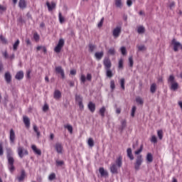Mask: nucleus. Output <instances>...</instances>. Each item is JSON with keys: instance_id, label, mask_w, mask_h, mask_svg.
Wrapping results in <instances>:
<instances>
[{"instance_id": "5fc2aeb1", "label": "nucleus", "mask_w": 182, "mask_h": 182, "mask_svg": "<svg viewBox=\"0 0 182 182\" xmlns=\"http://www.w3.org/2000/svg\"><path fill=\"white\" fill-rule=\"evenodd\" d=\"M80 80H81L82 83H85L86 82V76H85V75H81Z\"/></svg>"}, {"instance_id": "338daca9", "label": "nucleus", "mask_w": 182, "mask_h": 182, "mask_svg": "<svg viewBox=\"0 0 182 182\" xmlns=\"http://www.w3.org/2000/svg\"><path fill=\"white\" fill-rule=\"evenodd\" d=\"M70 75H76V70H71Z\"/></svg>"}, {"instance_id": "2f4dec72", "label": "nucleus", "mask_w": 182, "mask_h": 182, "mask_svg": "<svg viewBox=\"0 0 182 182\" xmlns=\"http://www.w3.org/2000/svg\"><path fill=\"white\" fill-rule=\"evenodd\" d=\"M88 48H89V52H90L92 53V52L95 51V49H96V46H95L92 43H90L88 45Z\"/></svg>"}, {"instance_id": "0eeeda50", "label": "nucleus", "mask_w": 182, "mask_h": 182, "mask_svg": "<svg viewBox=\"0 0 182 182\" xmlns=\"http://www.w3.org/2000/svg\"><path fill=\"white\" fill-rule=\"evenodd\" d=\"M120 33H122V27L121 26H117L112 31V35H113L114 38H119V36H120Z\"/></svg>"}, {"instance_id": "c85d7f7f", "label": "nucleus", "mask_w": 182, "mask_h": 182, "mask_svg": "<svg viewBox=\"0 0 182 182\" xmlns=\"http://www.w3.org/2000/svg\"><path fill=\"white\" fill-rule=\"evenodd\" d=\"M156 89H157V85H156V83L151 84L150 87L151 93H155Z\"/></svg>"}, {"instance_id": "412c9836", "label": "nucleus", "mask_w": 182, "mask_h": 182, "mask_svg": "<svg viewBox=\"0 0 182 182\" xmlns=\"http://www.w3.org/2000/svg\"><path fill=\"white\" fill-rule=\"evenodd\" d=\"M62 97V92L59 90H55L54 92V99L59 100Z\"/></svg>"}, {"instance_id": "ea45409f", "label": "nucleus", "mask_w": 182, "mask_h": 182, "mask_svg": "<svg viewBox=\"0 0 182 182\" xmlns=\"http://www.w3.org/2000/svg\"><path fill=\"white\" fill-rule=\"evenodd\" d=\"M120 85H121V88L122 89V90H124L125 87H124V83H125V80L124 78H122L119 81Z\"/></svg>"}, {"instance_id": "1a4fd4ad", "label": "nucleus", "mask_w": 182, "mask_h": 182, "mask_svg": "<svg viewBox=\"0 0 182 182\" xmlns=\"http://www.w3.org/2000/svg\"><path fill=\"white\" fill-rule=\"evenodd\" d=\"M55 149L58 154H62V153H63V146L62 144L59 142L56 143L55 145Z\"/></svg>"}, {"instance_id": "9b49d317", "label": "nucleus", "mask_w": 182, "mask_h": 182, "mask_svg": "<svg viewBox=\"0 0 182 182\" xmlns=\"http://www.w3.org/2000/svg\"><path fill=\"white\" fill-rule=\"evenodd\" d=\"M55 72L56 73L60 75L62 79L65 77V70H63V68H62L60 66L55 68Z\"/></svg>"}, {"instance_id": "0e129e2a", "label": "nucleus", "mask_w": 182, "mask_h": 182, "mask_svg": "<svg viewBox=\"0 0 182 182\" xmlns=\"http://www.w3.org/2000/svg\"><path fill=\"white\" fill-rule=\"evenodd\" d=\"M4 11H6V7L0 5V12H4Z\"/></svg>"}, {"instance_id": "49530a36", "label": "nucleus", "mask_w": 182, "mask_h": 182, "mask_svg": "<svg viewBox=\"0 0 182 182\" xmlns=\"http://www.w3.org/2000/svg\"><path fill=\"white\" fill-rule=\"evenodd\" d=\"M55 164L58 167L59 166H63V164H65V162L63 161H59V160H57L55 161Z\"/></svg>"}, {"instance_id": "72a5a7b5", "label": "nucleus", "mask_w": 182, "mask_h": 182, "mask_svg": "<svg viewBox=\"0 0 182 182\" xmlns=\"http://www.w3.org/2000/svg\"><path fill=\"white\" fill-rule=\"evenodd\" d=\"M106 112V107H102L100 109V114L102 117H105V113Z\"/></svg>"}, {"instance_id": "de8ad7c7", "label": "nucleus", "mask_w": 182, "mask_h": 182, "mask_svg": "<svg viewBox=\"0 0 182 182\" xmlns=\"http://www.w3.org/2000/svg\"><path fill=\"white\" fill-rule=\"evenodd\" d=\"M143 151V145L140 146V148L139 149H137L136 151H135V154L138 155L140 154V153H141Z\"/></svg>"}, {"instance_id": "603ef678", "label": "nucleus", "mask_w": 182, "mask_h": 182, "mask_svg": "<svg viewBox=\"0 0 182 182\" xmlns=\"http://www.w3.org/2000/svg\"><path fill=\"white\" fill-rule=\"evenodd\" d=\"M129 66L130 68H133L134 61H133V56H130L129 58Z\"/></svg>"}, {"instance_id": "cd10ccee", "label": "nucleus", "mask_w": 182, "mask_h": 182, "mask_svg": "<svg viewBox=\"0 0 182 182\" xmlns=\"http://www.w3.org/2000/svg\"><path fill=\"white\" fill-rule=\"evenodd\" d=\"M65 129H67V130L72 134L73 133V127L70 124H67L64 126Z\"/></svg>"}, {"instance_id": "4d7b16f0", "label": "nucleus", "mask_w": 182, "mask_h": 182, "mask_svg": "<svg viewBox=\"0 0 182 182\" xmlns=\"http://www.w3.org/2000/svg\"><path fill=\"white\" fill-rule=\"evenodd\" d=\"M108 53L109 55H114V53H116V51L114 50V48H110L108 50Z\"/></svg>"}, {"instance_id": "37998d69", "label": "nucleus", "mask_w": 182, "mask_h": 182, "mask_svg": "<svg viewBox=\"0 0 182 182\" xmlns=\"http://www.w3.org/2000/svg\"><path fill=\"white\" fill-rule=\"evenodd\" d=\"M0 41L4 45H6V43H8V41H6V38H5V37H4V36L2 35L0 36Z\"/></svg>"}, {"instance_id": "dca6fc26", "label": "nucleus", "mask_w": 182, "mask_h": 182, "mask_svg": "<svg viewBox=\"0 0 182 182\" xmlns=\"http://www.w3.org/2000/svg\"><path fill=\"white\" fill-rule=\"evenodd\" d=\"M46 6H48V11H53V9H55V8H56V3L55 2H51L49 3V1L46 2Z\"/></svg>"}, {"instance_id": "39448f33", "label": "nucleus", "mask_w": 182, "mask_h": 182, "mask_svg": "<svg viewBox=\"0 0 182 182\" xmlns=\"http://www.w3.org/2000/svg\"><path fill=\"white\" fill-rule=\"evenodd\" d=\"M75 102H77L80 110H83L85 106L83 105V97L80 95H75Z\"/></svg>"}, {"instance_id": "680f3d73", "label": "nucleus", "mask_w": 182, "mask_h": 182, "mask_svg": "<svg viewBox=\"0 0 182 182\" xmlns=\"http://www.w3.org/2000/svg\"><path fill=\"white\" fill-rule=\"evenodd\" d=\"M121 53H122V55H126V47L121 48Z\"/></svg>"}, {"instance_id": "f8f14e48", "label": "nucleus", "mask_w": 182, "mask_h": 182, "mask_svg": "<svg viewBox=\"0 0 182 182\" xmlns=\"http://www.w3.org/2000/svg\"><path fill=\"white\" fill-rule=\"evenodd\" d=\"M25 177H26V172H25V170L22 169L21 175L17 176V180L18 181H23V180H25Z\"/></svg>"}, {"instance_id": "f257e3e1", "label": "nucleus", "mask_w": 182, "mask_h": 182, "mask_svg": "<svg viewBox=\"0 0 182 182\" xmlns=\"http://www.w3.org/2000/svg\"><path fill=\"white\" fill-rule=\"evenodd\" d=\"M168 83L171 84V90H177L178 89V83L176 82V78L174 75H171L168 79Z\"/></svg>"}, {"instance_id": "864d4df0", "label": "nucleus", "mask_w": 182, "mask_h": 182, "mask_svg": "<svg viewBox=\"0 0 182 182\" xmlns=\"http://www.w3.org/2000/svg\"><path fill=\"white\" fill-rule=\"evenodd\" d=\"M151 143H154V144L157 143V137H156L155 135H153V136H151Z\"/></svg>"}, {"instance_id": "3c124183", "label": "nucleus", "mask_w": 182, "mask_h": 182, "mask_svg": "<svg viewBox=\"0 0 182 182\" xmlns=\"http://www.w3.org/2000/svg\"><path fill=\"white\" fill-rule=\"evenodd\" d=\"M118 68L119 69H123V58L119 59Z\"/></svg>"}, {"instance_id": "c9c22d12", "label": "nucleus", "mask_w": 182, "mask_h": 182, "mask_svg": "<svg viewBox=\"0 0 182 182\" xmlns=\"http://www.w3.org/2000/svg\"><path fill=\"white\" fill-rule=\"evenodd\" d=\"M136 102L138 103V105H143L144 103L143 98L140 97H136Z\"/></svg>"}, {"instance_id": "79ce46f5", "label": "nucleus", "mask_w": 182, "mask_h": 182, "mask_svg": "<svg viewBox=\"0 0 182 182\" xmlns=\"http://www.w3.org/2000/svg\"><path fill=\"white\" fill-rule=\"evenodd\" d=\"M115 6L117 8H121L122 6V0H115Z\"/></svg>"}, {"instance_id": "bf43d9fd", "label": "nucleus", "mask_w": 182, "mask_h": 182, "mask_svg": "<svg viewBox=\"0 0 182 182\" xmlns=\"http://www.w3.org/2000/svg\"><path fill=\"white\" fill-rule=\"evenodd\" d=\"M0 156H4V147L2 143H0Z\"/></svg>"}, {"instance_id": "6e6552de", "label": "nucleus", "mask_w": 182, "mask_h": 182, "mask_svg": "<svg viewBox=\"0 0 182 182\" xmlns=\"http://www.w3.org/2000/svg\"><path fill=\"white\" fill-rule=\"evenodd\" d=\"M172 45H173L174 52H178L179 48L182 49L181 43H180L179 42H177L174 38L172 40Z\"/></svg>"}, {"instance_id": "774afa93", "label": "nucleus", "mask_w": 182, "mask_h": 182, "mask_svg": "<svg viewBox=\"0 0 182 182\" xmlns=\"http://www.w3.org/2000/svg\"><path fill=\"white\" fill-rule=\"evenodd\" d=\"M3 55L6 59H8L9 56H8V53L6 51L4 53Z\"/></svg>"}, {"instance_id": "4468645a", "label": "nucleus", "mask_w": 182, "mask_h": 182, "mask_svg": "<svg viewBox=\"0 0 182 182\" xmlns=\"http://www.w3.org/2000/svg\"><path fill=\"white\" fill-rule=\"evenodd\" d=\"M87 107L91 113H95V110H96V105L92 102H90L88 103Z\"/></svg>"}, {"instance_id": "a18cd8bd", "label": "nucleus", "mask_w": 182, "mask_h": 182, "mask_svg": "<svg viewBox=\"0 0 182 182\" xmlns=\"http://www.w3.org/2000/svg\"><path fill=\"white\" fill-rule=\"evenodd\" d=\"M127 124V122H126V120H122V121L121 130H124V129L126 128Z\"/></svg>"}, {"instance_id": "f03ea898", "label": "nucleus", "mask_w": 182, "mask_h": 182, "mask_svg": "<svg viewBox=\"0 0 182 182\" xmlns=\"http://www.w3.org/2000/svg\"><path fill=\"white\" fill-rule=\"evenodd\" d=\"M17 153L20 159H23V156H28V154H29V151H28V149H25L23 146H18Z\"/></svg>"}, {"instance_id": "69168bd1", "label": "nucleus", "mask_w": 182, "mask_h": 182, "mask_svg": "<svg viewBox=\"0 0 182 182\" xmlns=\"http://www.w3.org/2000/svg\"><path fill=\"white\" fill-rule=\"evenodd\" d=\"M127 6H131L132 5H133V1H132V0H127Z\"/></svg>"}, {"instance_id": "6e6d98bb", "label": "nucleus", "mask_w": 182, "mask_h": 182, "mask_svg": "<svg viewBox=\"0 0 182 182\" xmlns=\"http://www.w3.org/2000/svg\"><path fill=\"white\" fill-rule=\"evenodd\" d=\"M9 168L11 171V173H14L15 171V166L13 165H9Z\"/></svg>"}, {"instance_id": "8fccbe9b", "label": "nucleus", "mask_w": 182, "mask_h": 182, "mask_svg": "<svg viewBox=\"0 0 182 182\" xmlns=\"http://www.w3.org/2000/svg\"><path fill=\"white\" fill-rule=\"evenodd\" d=\"M103 22H105V18L102 17L100 20V21L98 23L97 26L98 28H102L103 26Z\"/></svg>"}, {"instance_id": "052dcab7", "label": "nucleus", "mask_w": 182, "mask_h": 182, "mask_svg": "<svg viewBox=\"0 0 182 182\" xmlns=\"http://www.w3.org/2000/svg\"><path fill=\"white\" fill-rule=\"evenodd\" d=\"M87 80H89V82L92 81V74L90 73L87 74Z\"/></svg>"}, {"instance_id": "c756f323", "label": "nucleus", "mask_w": 182, "mask_h": 182, "mask_svg": "<svg viewBox=\"0 0 182 182\" xmlns=\"http://www.w3.org/2000/svg\"><path fill=\"white\" fill-rule=\"evenodd\" d=\"M19 43H21V41H19V39L16 40V41L13 45L14 50H18V46H19Z\"/></svg>"}, {"instance_id": "6ab92c4d", "label": "nucleus", "mask_w": 182, "mask_h": 182, "mask_svg": "<svg viewBox=\"0 0 182 182\" xmlns=\"http://www.w3.org/2000/svg\"><path fill=\"white\" fill-rule=\"evenodd\" d=\"M104 55H105V53L103 51L96 52L95 53V58L97 59V60H101Z\"/></svg>"}, {"instance_id": "13d9d810", "label": "nucleus", "mask_w": 182, "mask_h": 182, "mask_svg": "<svg viewBox=\"0 0 182 182\" xmlns=\"http://www.w3.org/2000/svg\"><path fill=\"white\" fill-rule=\"evenodd\" d=\"M48 110H49V106L47 104H45L43 107V111L48 112Z\"/></svg>"}, {"instance_id": "5701e85b", "label": "nucleus", "mask_w": 182, "mask_h": 182, "mask_svg": "<svg viewBox=\"0 0 182 182\" xmlns=\"http://www.w3.org/2000/svg\"><path fill=\"white\" fill-rule=\"evenodd\" d=\"M100 174H101V177H106V176H109L107 171L105 170V168L100 167L99 168Z\"/></svg>"}, {"instance_id": "9d476101", "label": "nucleus", "mask_w": 182, "mask_h": 182, "mask_svg": "<svg viewBox=\"0 0 182 182\" xmlns=\"http://www.w3.org/2000/svg\"><path fill=\"white\" fill-rule=\"evenodd\" d=\"M104 66L105 69H110L112 68V61H110V59L105 58L103 61Z\"/></svg>"}, {"instance_id": "c03bdc74", "label": "nucleus", "mask_w": 182, "mask_h": 182, "mask_svg": "<svg viewBox=\"0 0 182 182\" xmlns=\"http://www.w3.org/2000/svg\"><path fill=\"white\" fill-rule=\"evenodd\" d=\"M33 39L34 41H36V42H39L40 36L39 34H38V33H34Z\"/></svg>"}, {"instance_id": "7c9ffc66", "label": "nucleus", "mask_w": 182, "mask_h": 182, "mask_svg": "<svg viewBox=\"0 0 182 182\" xmlns=\"http://www.w3.org/2000/svg\"><path fill=\"white\" fill-rule=\"evenodd\" d=\"M106 75L107 77H113V73L110 68L106 70Z\"/></svg>"}, {"instance_id": "7ed1b4c3", "label": "nucleus", "mask_w": 182, "mask_h": 182, "mask_svg": "<svg viewBox=\"0 0 182 182\" xmlns=\"http://www.w3.org/2000/svg\"><path fill=\"white\" fill-rule=\"evenodd\" d=\"M143 164V156L138 155L134 163V168L136 171L140 170V166Z\"/></svg>"}, {"instance_id": "20e7f679", "label": "nucleus", "mask_w": 182, "mask_h": 182, "mask_svg": "<svg viewBox=\"0 0 182 182\" xmlns=\"http://www.w3.org/2000/svg\"><path fill=\"white\" fill-rule=\"evenodd\" d=\"M65 46V40L63 38H60L58 41V45L55 47L54 51L56 53H60V50H62V48Z\"/></svg>"}, {"instance_id": "a878e982", "label": "nucleus", "mask_w": 182, "mask_h": 182, "mask_svg": "<svg viewBox=\"0 0 182 182\" xmlns=\"http://www.w3.org/2000/svg\"><path fill=\"white\" fill-rule=\"evenodd\" d=\"M127 156L130 160H134V156H133V154L132 152V148H128L127 150Z\"/></svg>"}, {"instance_id": "423d86ee", "label": "nucleus", "mask_w": 182, "mask_h": 182, "mask_svg": "<svg viewBox=\"0 0 182 182\" xmlns=\"http://www.w3.org/2000/svg\"><path fill=\"white\" fill-rule=\"evenodd\" d=\"M7 159L9 166L14 165V163H15V159L12 157V150L11 149L7 150Z\"/></svg>"}, {"instance_id": "2eb2a0df", "label": "nucleus", "mask_w": 182, "mask_h": 182, "mask_svg": "<svg viewBox=\"0 0 182 182\" xmlns=\"http://www.w3.org/2000/svg\"><path fill=\"white\" fill-rule=\"evenodd\" d=\"M4 79L6 83H10L12 82V75H11V73L6 72L4 75Z\"/></svg>"}, {"instance_id": "4be33fe9", "label": "nucleus", "mask_w": 182, "mask_h": 182, "mask_svg": "<svg viewBox=\"0 0 182 182\" xmlns=\"http://www.w3.org/2000/svg\"><path fill=\"white\" fill-rule=\"evenodd\" d=\"M9 139L11 143H15V131L12 129L10 130Z\"/></svg>"}, {"instance_id": "a19ab883", "label": "nucleus", "mask_w": 182, "mask_h": 182, "mask_svg": "<svg viewBox=\"0 0 182 182\" xmlns=\"http://www.w3.org/2000/svg\"><path fill=\"white\" fill-rule=\"evenodd\" d=\"M55 178H56V174H55V173H52L48 176V180L50 181H53V180H55Z\"/></svg>"}, {"instance_id": "393cba45", "label": "nucleus", "mask_w": 182, "mask_h": 182, "mask_svg": "<svg viewBox=\"0 0 182 182\" xmlns=\"http://www.w3.org/2000/svg\"><path fill=\"white\" fill-rule=\"evenodd\" d=\"M15 77L17 80H21V79H23V71L18 72Z\"/></svg>"}, {"instance_id": "f3484780", "label": "nucleus", "mask_w": 182, "mask_h": 182, "mask_svg": "<svg viewBox=\"0 0 182 182\" xmlns=\"http://www.w3.org/2000/svg\"><path fill=\"white\" fill-rule=\"evenodd\" d=\"M23 120L26 127H27V129H29V127H31V120L29 119V118L26 116H24L23 117Z\"/></svg>"}, {"instance_id": "09e8293b", "label": "nucleus", "mask_w": 182, "mask_h": 182, "mask_svg": "<svg viewBox=\"0 0 182 182\" xmlns=\"http://www.w3.org/2000/svg\"><path fill=\"white\" fill-rule=\"evenodd\" d=\"M110 87L112 89V90H114L115 87H116V85L114 84V80H112L110 81Z\"/></svg>"}, {"instance_id": "58836bf2", "label": "nucleus", "mask_w": 182, "mask_h": 182, "mask_svg": "<svg viewBox=\"0 0 182 182\" xmlns=\"http://www.w3.org/2000/svg\"><path fill=\"white\" fill-rule=\"evenodd\" d=\"M146 29L143 27V26H141L138 27L137 32L138 33H144Z\"/></svg>"}, {"instance_id": "f704fd0d", "label": "nucleus", "mask_w": 182, "mask_h": 182, "mask_svg": "<svg viewBox=\"0 0 182 182\" xmlns=\"http://www.w3.org/2000/svg\"><path fill=\"white\" fill-rule=\"evenodd\" d=\"M87 144L90 146V147H93V146H95V141H93L92 138L88 139Z\"/></svg>"}, {"instance_id": "ddd939ff", "label": "nucleus", "mask_w": 182, "mask_h": 182, "mask_svg": "<svg viewBox=\"0 0 182 182\" xmlns=\"http://www.w3.org/2000/svg\"><path fill=\"white\" fill-rule=\"evenodd\" d=\"M115 165L120 168L123 166V157L119 156L115 161Z\"/></svg>"}, {"instance_id": "bb28decb", "label": "nucleus", "mask_w": 182, "mask_h": 182, "mask_svg": "<svg viewBox=\"0 0 182 182\" xmlns=\"http://www.w3.org/2000/svg\"><path fill=\"white\" fill-rule=\"evenodd\" d=\"M146 160L147 163H153V154H151V153H148L146 154Z\"/></svg>"}, {"instance_id": "e433bc0d", "label": "nucleus", "mask_w": 182, "mask_h": 182, "mask_svg": "<svg viewBox=\"0 0 182 182\" xmlns=\"http://www.w3.org/2000/svg\"><path fill=\"white\" fill-rule=\"evenodd\" d=\"M157 135L159 139V140H163V130L159 129L157 131Z\"/></svg>"}, {"instance_id": "a211bd4d", "label": "nucleus", "mask_w": 182, "mask_h": 182, "mask_svg": "<svg viewBox=\"0 0 182 182\" xmlns=\"http://www.w3.org/2000/svg\"><path fill=\"white\" fill-rule=\"evenodd\" d=\"M31 149L35 153V154H38V156H41L42 151H41V149H38V148L36 147V145L33 144L31 146Z\"/></svg>"}, {"instance_id": "b1692460", "label": "nucleus", "mask_w": 182, "mask_h": 182, "mask_svg": "<svg viewBox=\"0 0 182 182\" xmlns=\"http://www.w3.org/2000/svg\"><path fill=\"white\" fill-rule=\"evenodd\" d=\"M18 6L21 9H25V8H26V1L19 0Z\"/></svg>"}, {"instance_id": "4c0bfd02", "label": "nucleus", "mask_w": 182, "mask_h": 182, "mask_svg": "<svg viewBox=\"0 0 182 182\" xmlns=\"http://www.w3.org/2000/svg\"><path fill=\"white\" fill-rule=\"evenodd\" d=\"M33 130L35 133H36L37 137H41V132H39V130H38V127L36 125H33Z\"/></svg>"}, {"instance_id": "e2e57ef3", "label": "nucleus", "mask_w": 182, "mask_h": 182, "mask_svg": "<svg viewBox=\"0 0 182 182\" xmlns=\"http://www.w3.org/2000/svg\"><path fill=\"white\" fill-rule=\"evenodd\" d=\"M138 49L139 50H146V47L144 46H139Z\"/></svg>"}, {"instance_id": "473e14b6", "label": "nucleus", "mask_w": 182, "mask_h": 182, "mask_svg": "<svg viewBox=\"0 0 182 182\" xmlns=\"http://www.w3.org/2000/svg\"><path fill=\"white\" fill-rule=\"evenodd\" d=\"M58 19H59V22L60 23H63L65 22V17H63V16H62V13H59L58 14Z\"/></svg>"}, {"instance_id": "aec40b11", "label": "nucleus", "mask_w": 182, "mask_h": 182, "mask_svg": "<svg viewBox=\"0 0 182 182\" xmlns=\"http://www.w3.org/2000/svg\"><path fill=\"white\" fill-rule=\"evenodd\" d=\"M109 169L112 174H117V165H116V164H112Z\"/></svg>"}]
</instances>
